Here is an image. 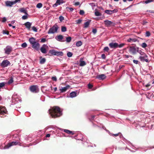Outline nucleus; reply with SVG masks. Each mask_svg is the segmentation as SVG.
<instances>
[{"label":"nucleus","instance_id":"obj_35","mask_svg":"<svg viewBox=\"0 0 154 154\" xmlns=\"http://www.w3.org/2000/svg\"><path fill=\"white\" fill-rule=\"evenodd\" d=\"M14 82L13 78L12 77H11L10 79L9 80V81L8 82V84H10Z\"/></svg>","mask_w":154,"mask_h":154},{"label":"nucleus","instance_id":"obj_36","mask_svg":"<svg viewBox=\"0 0 154 154\" xmlns=\"http://www.w3.org/2000/svg\"><path fill=\"white\" fill-rule=\"evenodd\" d=\"M125 45V43H122L119 45L118 44V43L117 48H121L123 47Z\"/></svg>","mask_w":154,"mask_h":154},{"label":"nucleus","instance_id":"obj_34","mask_svg":"<svg viewBox=\"0 0 154 154\" xmlns=\"http://www.w3.org/2000/svg\"><path fill=\"white\" fill-rule=\"evenodd\" d=\"M42 6V4L41 3H38L36 5V7L38 8H41Z\"/></svg>","mask_w":154,"mask_h":154},{"label":"nucleus","instance_id":"obj_27","mask_svg":"<svg viewBox=\"0 0 154 154\" xmlns=\"http://www.w3.org/2000/svg\"><path fill=\"white\" fill-rule=\"evenodd\" d=\"M63 55V53L62 52H58L56 51L55 55L62 56Z\"/></svg>","mask_w":154,"mask_h":154},{"label":"nucleus","instance_id":"obj_3","mask_svg":"<svg viewBox=\"0 0 154 154\" xmlns=\"http://www.w3.org/2000/svg\"><path fill=\"white\" fill-rule=\"evenodd\" d=\"M59 27L57 25L55 24L50 29L48 32V34H50L52 33H54L57 32Z\"/></svg>","mask_w":154,"mask_h":154},{"label":"nucleus","instance_id":"obj_54","mask_svg":"<svg viewBox=\"0 0 154 154\" xmlns=\"http://www.w3.org/2000/svg\"><path fill=\"white\" fill-rule=\"evenodd\" d=\"M88 88L89 89H91L93 86V85L89 83L88 85Z\"/></svg>","mask_w":154,"mask_h":154},{"label":"nucleus","instance_id":"obj_62","mask_svg":"<svg viewBox=\"0 0 154 154\" xmlns=\"http://www.w3.org/2000/svg\"><path fill=\"white\" fill-rule=\"evenodd\" d=\"M119 133H118V134H112V135L115 136V137H117V136H119Z\"/></svg>","mask_w":154,"mask_h":154},{"label":"nucleus","instance_id":"obj_7","mask_svg":"<svg viewBox=\"0 0 154 154\" xmlns=\"http://www.w3.org/2000/svg\"><path fill=\"white\" fill-rule=\"evenodd\" d=\"M11 64L10 62L7 60H3L0 64V66L3 68L7 67Z\"/></svg>","mask_w":154,"mask_h":154},{"label":"nucleus","instance_id":"obj_39","mask_svg":"<svg viewBox=\"0 0 154 154\" xmlns=\"http://www.w3.org/2000/svg\"><path fill=\"white\" fill-rule=\"evenodd\" d=\"M5 83L4 82H2L0 83V89L3 87L5 86Z\"/></svg>","mask_w":154,"mask_h":154},{"label":"nucleus","instance_id":"obj_20","mask_svg":"<svg viewBox=\"0 0 154 154\" xmlns=\"http://www.w3.org/2000/svg\"><path fill=\"white\" fill-rule=\"evenodd\" d=\"M77 95V93L75 91H72L70 93L69 97L73 98L76 97Z\"/></svg>","mask_w":154,"mask_h":154},{"label":"nucleus","instance_id":"obj_26","mask_svg":"<svg viewBox=\"0 0 154 154\" xmlns=\"http://www.w3.org/2000/svg\"><path fill=\"white\" fill-rule=\"evenodd\" d=\"M63 36L61 35H59L57 36V40L59 41L62 42L61 40H62L63 38Z\"/></svg>","mask_w":154,"mask_h":154},{"label":"nucleus","instance_id":"obj_15","mask_svg":"<svg viewBox=\"0 0 154 154\" xmlns=\"http://www.w3.org/2000/svg\"><path fill=\"white\" fill-rule=\"evenodd\" d=\"M6 6L7 7H11L14 4V2H11L10 1H7L5 2Z\"/></svg>","mask_w":154,"mask_h":154},{"label":"nucleus","instance_id":"obj_10","mask_svg":"<svg viewBox=\"0 0 154 154\" xmlns=\"http://www.w3.org/2000/svg\"><path fill=\"white\" fill-rule=\"evenodd\" d=\"M39 47L40 44L38 42H35V43L32 45V47L37 51H38L39 50Z\"/></svg>","mask_w":154,"mask_h":154},{"label":"nucleus","instance_id":"obj_32","mask_svg":"<svg viewBox=\"0 0 154 154\" xmlns=\"http://www.w3.org/2000/svg\"><path fill=\"white\" fill-rule=\"evenodd\" d=\"M61 28V30L62 32H66L67 30L65 26H62Z\"/></svg>","mask_w":154,"mask_h":154},{"label":"nucleus","instance_id":"obj_23","mask_svg":"<svg viewBox=\"0 0 154 154\" xmlns=\"http://www.w3.org/2000/svg\"><path fill=\"white\" fill-rule=\"evenodd\" d=\"M40 63L41 64H44L46 61V59L44 58H42V57H40Z\"/></svg>","mask_w":154,"mask_h":154},{"label":"nucleus","instance_id":"obj_30","mask_svg":"<svg viewBox=\"0 0 154 154\" xmlns=\"http://www.w3.org/2000/svg\"><path fill=\"white\" fill-rule=\"evenodd\" d=\"M64 131L68 134H73V133L72 131L67 129H64Z\"/></svg>","mask_w":154,"mask_h":154},{"label":"nucleus","instance_id":"obj_29","mask_svg":"<svg viewBox=\"0 0 154 154\" xmlns=\"http://www.w3.org/2000/svg\"><path fill=\"white\" fill-rule=\"evenodd\" d=\"M105 12L108 14H112V10H106L105 11Z\"/></svg>","mask_w":154,"mask_h":154},{"label":"nucleus","instance_id":"obj_38","mask_svg":"<svg viewBox=\"0 0 154 154\" xmlns=\"http://www.w3.org/2000/svg\"><path fill=\"white\" fill-rule=\"evenodd\" d=\"M21 46L23 48H25L27 46V44L26 42H24L22 44Z\"/></svg>","mask_w":154,"mask_h":154},{"label":"nucleus","instance_id":"obj_5","mask_svg":"<svg viewBox=\"0 0 154 154\" xmlns=\"http://www.w3.org/2000/svg\"><path fill=\"white\" fill-rule=\"evenodd\" d=\"M18 143L19 142L17 141L15 142L12 141L11 142H10L4 146V149H8L12 146L17 145Z\"/></svg>","mask_w":154,"mask_h":154},{"label":"nucleus","instance_id":"obj_9","mask_svg":"<svg viewBox=\"0 0 154 154\" xmlns=\"http://www.w3.org/2000/svg\"><path fill=\"white\" fill-rule=\"evenodd\" d=\"M109 46L110 48L115 49L117 48L118 43L112 42L109 44Z\"/></svg>","mask_w":154,"mask_h":154},{"label":"nucleus","instance_id":"obj_42","mask_svg":"<svg viewBox=\"0 0 154 154\" xmlns=\"http://www.w3.org/2000/svg\"><path fill=\"white\" fill-rule=\"evenodd\" d=\"M141 46L142 47L144 48H146L147 46V45L145 43H142Z\"/></svg>","mask_w":154,"mask_h":154},{"label":"nucleus","instance_id":"obj_14","mask_svg":"<svg viewBox=\"0 0 154 154\" xmlns=\"http://www.w3.org/2000/svg\"><path fill=\"white\" fill-rule=\"evenodd\" d=\"M70 87V86L68 85L65 87H63L61 89H60V92L61 93H63L66 91L68 89H69Z\"/></svg>","mask_w":154,"mask_h":154},{"label":"nucleus","instance_id":"obj_22","mask_svg":"<svg viewBox=\"0 0 154 154\" xmlns=\"http://www.w3.org/2000/svg\"><path fill=\"white\" fill-rule=\"evenodd\" d=\"M137 41V39H136L134 38H130L128 39L127 40V42H136Z\"/></svg>","mask_w":154,"mask_h":154},{"label":"nucleus","instance_id":"obj_17","mask_svg":"<svg viewBox=\"0 0 154 154\" xmlns=\"http://www.w3.org/2000/svg\"><path fill=\"white\" fill-rule=\"evenodd\" d=\"M106 76L103 74H102L98 75L97 76L96 78L97 79H99L100 80H103L106 78Z\"/></svg>","mask_w":154,"mask_h":154},{"label":"nucleus","instance_id":"obj_64","mask_svg":"<svg viewBox=\"0 0 154 154\" xmlns=\"http://www.w3.org/2000/svg\"><path fill=\"white\" fill-rule=\"evenodd\" d=\"M50 136V134H46V137H49Z\"/></svg>","mask_w":154,"mask_h":154},{"label":"nucleus","instance_id":"obj_49","mask_svg":"<svg viewBox=\"0 0 154 154\" xmlns=\"http://www.w3.org/2000/svg\"><path fill=\"white\" fill-rule=\"evenodd\" d=\"M32 29L35 32H37V29L34 26H33L32 27Z\"/></svg>","mask_w":154,"mask_h":154},{"label":"nucleus","instance_id":"obj_37","mask_svg":"<svg viewBox=\"0 0 154 154\" xmlns=\"http://www.w3.org/2000/svg\"><path fill=\"white\" fill-rule=\"evenodd\" d=\"M71 37H69L66 38V41L67 42H71Z\"/></svg>","mask_w":154,"mask_h":154},{"label":"nucleus","instance_id":"obj_56","mask_svg":"<svg viewBox=\"0 0 154 154\" xmlns=\"http://www.w3.org/2000/svg\"><path fill=\"white\" fill-rule=\"evenodd\" d=\"M46 41V39L45 38H42L41 39V42L42 43L45 42Z\"/></svg>","mask_w":154,"mask_h":154},{"label":"nucleus","instance_id":"obj_1","mask_svg":"<svg viewBox=\"0 0 154 154\" xmlns=\"http://www.w3.org/2000/svg\"><path fill=\"white\" fill-rule=\"evenodd\" d=\"M49 113L53 118L60 117L62 115V113L60 107L54 106L49 110Z\"/></svg>","mask_w":154,"mask_h":154},{"label":"nucleus","instance_id":"obj_12","mask_svg":"<svg viewBox=\"0 0 154 154\" xmlns=\"http://www.w3.org/2000/svg\"><path fill=\"white\" fill-rule=\"evenodd\" d=\"M65 2L63 0H57L56 3L53 5V7L55 8L58 5L64 3Z\"/></svg>","mask_w":154,"mask_h":154},{"label":"nucleus","instance_id":"obj_31","mask_svg":"<svg viewBox=\"0 0 154 154\" xmlns=\"http://www.w3.org/2000/svg\"><path fill=\"white\" fill-rule=\"evenodd\" d=\"M90 23V21H88L86 22L84 24V27L87 28L89 25Z\"/></svg>","mask_w":154,"mask_h":154},{"label":"nucleus","instance_id":"obj_55","mask_svg":"<svg viewBox=\"0 0 154 154\" xmlns=\"http://www.w3.org/2000/svg\"><path fill=\"white\" fill-rule=\"evenodd\" d=\"M97 32V29H96L95 28V29H93L92 32H93V33L94 34H95Z\"/></svg>","mask_w":154,"mask_h":154},{"label":"nucleus","instance_id":"obj_13","mask_svg":"<svg viewBox=\"0 0 154 154\" xmlns=\"http://www.w3.org/2000/svg\"><path fill=\"white\" fill-rule=\"evenodd\" d=\"M46 47H48V46L44 44L40 48L41 52L43 54L47 53V51L46 49Z\"/></svg>","mask_w":154,"mask_h":154},{"label":"nucleus","instance_id":"obj_16","mask_svg":"<svg viewBox=\"0 0 154 154\" xmlns=\"http://www.w3.org/2000/svg\"><path fill=\"white\" fill-rule=\"evenodd\" d=\"M24 25L25 26H26V27L28 30H29L30 27L32 25V23H30L29 22H27L26 23H25Z\"/></svg>","mask_w":154,"mask_h":154},{"label":"nucleus","instance_id":"obj_21","mask_svg":"<svg viewBox=\"0 0 154 154\" xmlns=\"http://www.w3.org/2000/svg\"><path fill=\"white\" fill-rule=\"evenodd\" d=\"M104 22L105 25L107 26L110 25L112 23V22L111 21L108 20H105Z\"/></svg>","mask_w":154,"mask_h":154},{"label":"nucleus","instance_id":"obj_58","mask_svg":"<svg viewBox=\"0 0 154 154\" xmlns=\"http://www.w3.org/2000/svg\"><path fill=\"white\" fill-rule=\"evenodd\" d=\"M6 21V19L5 17H4L3 18L2 22H5Z\"/></svg>","mask_w":154,"mask_h":154},{"label":"nucleus","instance_id":"obj_2","mask_svg":"<svg viewBox=\"0 0 154 154\" xmlns=\"http://www.w3.org/2000/svg\"><path fill=\"white\" fill-rule=\"evenodd\" d=\"M128 51L131 54H135L137 53L139 48L135 46H130L127 48Z\"/></svg>","mask_w":154,"mask_h":154},{"label":"nucleus","instance_id":"obj_25","mask_svg":"<svg viewBox=\"0 0 154 154\" xmlns=\"http://www.w3.org/2000/svg\"><path fill=\"white\" fill-rule=\"evenodd\" d=\"M56 51L54 50H50L49 51V54L51 55H55Z\"/></svg>","mask_w":154,"mask_h":154},{"label":"nucleus","instance_id":"obj_8","mask_svg":"<svg viewBox=\"0 0 154 154\" xmlns=\"http://www.w3.org/2000/svg\"><path fill=\"white\" fill-rule=\"evenodd\" d=\"M7 112V111L5 107L0 106V115H3L2 116H1V117H5L6 116H4V115L5 114H6Z\"/></svg>","mask_w":154,"mask_h":154},{"label":"nucleus","instance_id":"obj_59","mask_svg":"<svg viewBox=\"0 0 154 154\" xmlns=\"http://www.w3.org/2000/svg\"><path fill=\"white\" fill-rule=\"evenodd\" d=\"M52 79L53 80L55 81H56L57 80L56 77L54 76L52 77Z\"/></svg>","mask_w":154,"mask_h":154},{"label":"nucleus","instance_id":"obj_48","mask_svg":"<svg viewBox=\"0 0 154 154\" xmlns=\"http://www.w3.org/2000/svg\"><path fill=\"white\" fill-rule=\"evenodd\" d=\"M66 9L68 11L69 10L70 11H72L73 10V8H72L67 7L66 8Z\"/></svg>","mask_w":154,"mask_h":154},{"label":"nucleus","instance_id":"obj_18","mask_svg":"<svg viewBox=\"0 0 154 154\" xmlns=\"http://www.w3.org/2000/svg\"><path fill=\"white\" fill-rule=\"evenodd\" d=\"M83 59L81 58L79 60L80 64L79 66H85L86 64L85 62L83 60Z\"/></svg>","mask_w":154,"mask_h":154},{"label":"nucleus","instance_id":"obj_52","mask_svg":"<svg viewBox=\"0 0 154 154\" xmlns=\"http://www.w3.org/2000/svg\"><path fill=\"white\" fill-rule=\"evenodd\" d=\"M82 44V42L81 41L78 42V47L81 46Z\"/></svg>","mask_w":154,"mask_h":154},{"label":"nucleus","instance_id":"obj_61","mask_svg":"<svg viewBox=\"0 0 154 154\" xmlns=\"http://www.w3.org/2000/svg\"><path fill=\"white\" fill-rule=\"evenodd\" d=\"M151 85L149 83L145 85V87H148L149 86H150Z\"/></svg>","mask_w":154,"mask_h":154},{"label":"nucleus","instance_id":"obj_53","mask_svg":"<svg viewBox=\"0 0 154 154\" xmlns=\"http://www.w3.org/2000/svg\"><path fill=\"white\" fill-rule=\"evenodd\" d=\"M118 11V10L116 9H115L114 10H112V14L114 13H117Z\"/></svg>","mask_w":154,"mask_h":154},{"label":"nucleus","instance_id":"obj_43","mask_svg":"<svg viewBox=\"0 0 154 154\" xmlns=\"http://www.w3.org/2000/svg\"><path fill=\"white\" fill-rule=\"evenodd\" d=\"M2 33L3 34H6L7 35H9V32L8 31L3 30L2 31Z\"/></svg>","mask_w":154,"mask_h":154},{"label":"nucleus","instance_id":"obj_46","mask_svg":"<svg viewBox=\"0 0 154 154\" xmlns=\"http://www.w3.org/2000/svg\"><path fill=\"white\" fill-rule=\"evenodd\" d=\"M28 15H25L23 16L22 17V19L23 20H26L28 18V16H27Z\"/></svg>","mask_w":154,"mask_h":154},{"label":"nucleus","instance_id":"obj_40","mask_svg":"<svg viewBox=\"0 0 154 154\" xmlns=\"http://www.w3.org/2000/svg\"><path fill=\"white\" fill-rule=\"evenodd\" d=\"M150 33L149 31H147L146 32V37H149L150 35Z\"/></svg>","mask_w":154,"mask_h":154},{"label":"nucleus","instance_id":"obj_51","mask_svg":"<svg viewBox=\"0 0 154 154\" xmlns=\"http://www.w3.org/2000/svg\"><path fill=\"white\" fill-rule=\"evenodd\" d=\"M153 1V0H146L145 1V3L146 4H148L149 3L152 2Z\"/></svg>","mask_w":154,"mask_h":154},{"label":"nucleus","instance_id":"obj_57","mask_svg":"<svg viewBox=\"0 0 154 154\" xmlns=\"http://www.w3.org/2000/svg\"><path fill=\"white\" fill-rule=\"evenodd\" d=\"M101 58L103 59H105L106 56L104 54H103L101 55Z\"/></svg>","mask_w":154,"mask_h":154},{"label":"nucleus","instance_id":"obj_33","mask_svg":"<svg viewBox=\"0 0 154 154\" xmlns=\"http://www.w3.org/2000/svg\"><path fill=\"white\" fill-rule=\"evenodd\" d=\"M95 14L97 16H100L102 15L101 14L97 11H95Z\"/></svg>","mask_w":154,"mask_h":154},{"label":"nucleus","instance_id":"obj_24","mask_svg":"<svg viewBox=\"0 0 154 154\" xmlns=\"http://www.w3.org/2000/svg\"><path fill=\"white\" fill-rule=\"evenodd\" d=\"M137 52L139 53L141 55V56H143L147 55L146 54L142 52L141 50H139V49L138 50Z\"/></svg>","mask_w":154,"mask_h":154},{"label":"nucleus","instance_id":"obj_44","mask_svg":"<svg viewBox=\"0 0 154 154\" xmlns=\"http://www.w3.org/2000/svg\"><path fill=\"white\" fill-rule=\"evenodd\" d=\"M72 53L71 52H68L67 53V55L69 57H70L72 56Z\"/></svg>","mask_w":154,"mask_h":154},{"label":"nucleus","instance_id":"obj_19","mask_svg":"<svg viewBox=\"0 0 154 154\" xmlns=\"http://www.w3.org/2000/svg\"><path fill=\"white\" fill-rule=\"evenodd\" d=\"M35 40V39L33 37L30 38L29 40V42L32 45L35 43L36 42Z\"/></svg>","mask_w":154,"mask_h":154},{"label":"nucleus","instance_id":"obj_41","mask_svg":"<svg viewBox=\"0 0 154 154\" xmlns=\"http://www.w3.org/2000/svg\"><path fill=\"white\" fill-rule=\"evenodd\" d=\"M59 19L60 21L62 22L64 20V18L63 16H60L59 17Z\"/></svg>","mask_w":154,"mask_h":154},{"label":"nucleus","instance_id":"obj_50","mask_svg":"<svg viewBox=\"0 0 154 154\" xmlns=\"http://www.w3.org/2000/svg\"><path fill=\"white\" fill-rule=\"evenodd\" d=\"M79 14L81 15H83L85 14V12L83 10H80Z\"/></svg>","mask_w":154,"mask_h":154},{"label":"nucleus","instance_id":"obj_6","mask_svg":"<svg viewBox=\"0 0 154 154\" xmlns=\"http://www.w3.org/2000/svg\"><path fill=\"white\" fill-rule=\"evenodd\" d=\"M12 48L10 46L8 45L4 49L5 53L7 55H9L12 51Z\"/></svg>","mask_w":154,"mask_h":154},{"label":"nucleus","instance_id":"obj_63","mask_svg":"<svg viewBox=\"0 0 154 154\" xmlns=\"http://www.w3.org/2000/svg\"><path fill=\"white\" fill-rule=\"evenodd\" d=\"M82 22V20L79 19L78 20V24Z\"/></svg>","mask_w":154,"mask_h":154},{"label":"nucleus","instance_id":"obj_47","mask_svg":"<svg viewBox=\"0 0 154 154\" xmlns=\"http://www.w3.org/2000/svg\"><path fill=\"white\" fill-rule=\"evenodd\" d=\"M95 116H91V117L89 118V119L91 121L94 119Z\"/></svg>","mask_w":154,"mask_h":154},{"label":"nucleus","instance_id":"obj_60","mask_svg":"<svg viewBox=\"0 0 154 154\" xmlns=\"http://www.w3.org/2000/svg\"><path fill=\"white\" fill-rule=\"evenodd\" d=\"M133 62L136 64H137L138 63V60H133Z\"/></svg>","mask_w":154,"mask_h":154},{"label":"nucleus","instance_id":"obj_4","mask_svg":"<svg viewBox=\"0 0 154 154\" xmlns=\"http://www.w3.org/2000/svg\"><path fill=\"white\" fill-rule=\"evenodd\" d=\"M29 89L30 91L33 93H37L39 91L38 86L37 85H33L31 86Z\"/></svg>","mask_w":154,"mask_h":154},{"label":"nucleus","instance_id":"obj_45","mask_svg":"<svg viewBox=\"0 0 154 154\" xmlns=\"http://www.w3.org/2000/svg\"><path fill=\"white\" fill-rule=\"evenodd\" d=\"M109 50V48L108 47H105L103 49V51H105L108 52Z\"/></svg>","mask_w":154,"mask_h":154},{"label":"nucleus","instance_id":"obj_28","mask_svg":"<svg viewBox=\"0 0 154 154\" xmlns=\"http://www.w3.org/2000/svg\"><path fill=\"white\" fill-rule=\"evenodd\" d=\"M20 11L25 14L26 15H28L27 13V11L25 10L24 8L21 9Z\"/></svg>","mask_w":154,"mask_h":154},{"label":"nucleus","instance_id":"obj_11","mask_svg":"<svg viewBox=\"0 0 154 154\" xmlns=\"http://www.w3.org/2000/svg\"><path fill=\"white\" fill-rule=\"evenodd\" d=\"M139 59L142 62H144L145 61L146 62H149L148 60L147 59V55L143 56H140Z\"/></svg>","mask_w":154,"mask_h":154}]
</instances>
